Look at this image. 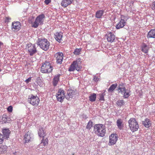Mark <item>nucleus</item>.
I'll use <instances>...</instances> for the list:
<instances>
[{"label":"nucleus","instance_id":"obj_32","mask_svg":"<svg viewBox=\"0 0 155 155\" xmlns=\"http://www.w3.org/2000/svg\"><path fill=\"white\" fill-rule=\"evenodd\" d=\"M125 103L124 101L123 100H119L116 102L117 105L119 107H121L124 105Z\"/></svg>","mask_w":155,"mask_h":155},{"label":"nucleus","instance_id":"obj_10","mask_svg":"<svg viewBox=\"0 0 155 155\" xmlns=\"http://www.w3.org/2000/svg\"><path fill=\"white\" fill-rule=\"evenodd\" d=\"M118 139V136L117 134H112L109 136V145H113L115 144Z\"/></svg>","mask_w":155,"mask_h":155},{"label":"nucleus","instance_id":"obj_39","mask_svg":"<svg viewBox=\"0 0 155 155\" xmlns=\"http://www.w3.org/2000/svg\"><path fill=\"white\" fill-rule=\"evenodd\" d=\"M5 139V138L3 137V135L0 133V144L3 143Z\"/></svg>","mask_w":155,"mask_h":155},{"label":"nucleus","instance_id":"obj_17","mask_svg":"<svg viewBox=\"0 0 155 155\" xmlns=\"http://www.w3.org/2000/svg\"><path fill=\"white\" fill-rule=\"evenodd\" d=\"M2 132L3 137L5 139H7L9 138L11 131L8 129L5 128L3 129Z\"/></svg>","mask_w":155,"mask_h":155},{"label":"nucleus","instance_id":"obj_51","mask_svg":"<svg viewBox=\"0 0 155 155\" xmlns=\"http://www.w3.org/2000/svg\"><path fill=\"white\" fill-rule=\"evenodd\" d=\"M72 155H74V153H73V154H72Z\"/></svg>","mask_w":155,"mask_h":155},{"label":"nucleus","instance_id":"obj_11","mask_svg":"<svg viewBox=\"0 0 155 155\" xmlns=\"http://www.w3.org/2000/svg\"><path fill=\"white\" fill-rule=\"evenodd\" d=\"M54 56L56 58L57 63L58 64H61L63 59V53L61 52H58L54 54Z\"/></svg>","mask_w":155,"mask_h":155},{"label":"nucleus","instance_id":"obj_31","mask_svg":"<svg viewBox=\"0 0 155 155\" xmlns=\"http://www.w3.org/2000/svg\"><path fill=\"white\" fill-rule=\"evenodd\" d=\"M35 82L40 87H42L43 85V82L40 77L37 78Z\"/></svg>","mask_w":155,"mask_h":155},{"label":"nucleus","instance_id":"obj_23","mask_svg":"<svg viewBox=\"0 0 155 155\" xmlns=\"http://www.w3.org/2000/svg\"><path fill=\"white\" fill-rule=\"evenodd\" d=\"M103 10H100L96 12L95 14V17L97 18H101L104 13Z\"/></svg>","mask_w":155,"mask_h":155},{"label":"nucleus","instance_id":"obj_50","mask_svg":"<svg viewBox=\"0 0 155 155\" xmlns=\"http://www.w3.org/2000/svg\"><path fill=\"white\" fill-rule=\"evenodd\" d=\"M15 153H16V152H15V153H14V154H15Z\"/></svg>","mask_w":155,"mask_h":155},{"label":"nucleus","instance_id":"obj_4","mask_svg":"<svg viewBox=\"0 0 155 155\" xmlns=\"http://www.w3.org/2000/svg\"><path fill=\"white\" fill-rule=\"evenodd\" d=\"M117 90L119 93H121L123 95L124 98H127L130 96V90H126L124 84L121 83L119 84Z\"/></svg>","mask_w":155,"mask_h":155},{"label":"nucleus","instance_id":"obj_30","mask_svg":"<svg viewBox=\"0 0 155 155\" xmlns=\"http://www.w3.org/2000/svg\"><path fill=\"white\" fill-rule=\"evenodd\" d=\"M89 100L91 102H94L95 101L96 98V94L95 93L91 94L89 97Z\"/></svg>","mask_w":155,"mask_h":155},{"label":"nucleus","instance_id":"obj_35","mask_svg":"<svg viewBox=\"0 0 155 155\" xmlns=\"http://www.w3.org/2000/svg\"><path fill=\"white\" fill-rule=\"evenodd\" d=\"M105 91L103 93L99 94L100 99L99 100L101 101H104V97L105 95Z\"/></svg>","mask_w":155,"mask_h":155},{"label":"nucleus","instance_id":"obj_34","mask_svg":"<svg viewBox=\"0 0 155 155\" xmlns=\"http://www.w3.org/2000/svg\"><path fill=\"white\" fill-rule=\"evenodd\" d=\"M65 93L64 92V90L61 88H60L58 90V92L56 94V95H62L63 96L65 95Z\"/></svg>","mask_w":155,"mask_h":155},{"label":"nucleus","instance_id":"obj_1","mask_svg":"<svg viewBox=\"0 0 155 155\" xmlns=\"http://www.w3.org/2000/svg\"><path fill=\"white\" fill-rule=\"evenodd\" d=\"M94 131L95 134L98 136L103 137L106 134V127L103 124H97L94 126Z\"/></svg>","mask_w":155,"mask_h":155},{"label":"nucleus","instance_id":"obj_48","mask_svg":"<svg viewBox=\"0 0 155 155\" xmlns=\"http://www.w3.org/2000/svg\"><path fill=\"white\" fill-rule=\"evenodd\" d=\"M15 153H16V152H15V153H14V154H15Z\"/></svg>","mask_w":155,"mask_h":155},{"label":"nucleus","instance_id":"obj_24","mask_svg":"<svg viewBox=\"0 0 155 155\" xmlns=\"http://www.w3.org/2000/svg\"><path fill=\"white\" fill-rule=\"evenodd\" d=\"M142 124L146 127L148 128L150 127L151 123L150 121L147 118H146L144 120L142 121Z\"/></svg>","mask_w":155,"mask_h":155},{"label":"nucleus","instance_id":"obj_7","mask_svg":"<svg viewBox=\"0 0 155 155\" xmlns=\"http://www.w3.org/2000/svg\"><path fill=\"white\" fill-rule=\"evenodd\" d=\"M81 68L80 61L76 60L73 61L69 68L68 71H73L76 70L78 71Z\"/></svg>","mask_w":155,"mask_h":155},{"label":"nucleus","instance_id":"obj_8","mask_svg":"<svg viewBox=\"0 0 155 155\" xmlns=\"http://www.w3.org/2000/svg\"><path fill=\"white\" fill-rule=\"evenodd\" d=\"M29 97L28 98V101L29 103L33 106H37L38 105L40 100L36 95H34L31 94Z\"/></svg>","mask_w":155,"mask_h":155},{"label":"nucleus","instance_id":"obj_19","mask_svg":"<svg viewBox=\"0 0 155 155\" xmlns=\"http://www.w3.org/2000/svg\"><path fill=\"white\" fill-rule=\"evenodd\" d=\"M38 133L39 136L40 137H44L46 135L45 129L41 127H39L38 131Z\"/></svg>","mask_w":155,"mask_h":155},{"label":"nucleus","instance_id":"obj_6","mask_svg":"<svg viewBox=\"0 0 155 155\" xmlns=\"http://www.w3.org/2000/svg\"><path fill=\"white\" fill-rule=\"evenodd\" d=\"M53 69L50 62L45 61L41 67V71L43 73H49L52 71Z\"/></svg>","mask_w":155,"mask_h":155},{"label":"nucleus","instance_id":"obj_47","mask_svg":"<svg viewBox=\"0 0 155 155\" xmlns=\"http://www.w3.org/2000/svg\"><path fill=\"white\" fill-rule=\"evenodd\" d=\"M2 71V69H0V72L1 71Z\"/></svg>","mask_w":155,"mask_h":155},{"label":"nucleus","instance_id":"obj_26","mask_svg":"<svg viewBox=\"0 0 155 155\" xmlns=\"http://www.w3.org/2000/svg\"><path fill=\"white\" fill-rule=\"evenodd\" d=\"M149 49L148 46L145 44L143 43L141 47L142 51L145 53H147L148 52Z\"/></svg>","mask_w":155,"mask_h":155},{"label":"nucleus","instance_id":"obj_22","mask_svg":"<svg viewBox=\"0 0 155 155\" xmlns=\"http://www.w3.org/2000/svg\"><path fill=\"white\" fill-rule=\"evenodd\" d=\"M54 38L58 42H60V41L61 40L62 37V33L60 32H56L54 34Z\"/></svg>","mask_w":155,"mask_h":155},{"label":"nucleus","instance_id":"obj_25","mask_svg":"<svg viewBox=\"0 0 155 155\" xmlns=\"http://www.w3.org/2000/svg\"><path fill=\"white\" fill-rule=\"evenodd\" d=\"M116 125L119 129H122L123 127L122 120L120 119H118L116 122Z\"/></svg>","mask_w":155,"mask_h":155},{"label":"nucleus","instance_id":"obj_41","mask_svg":"<svg viewBox=\"0 0 155 155\" xmlns=\"http://www.w3.org/2000/svg\"><path fill=\"white\" fill-rule=\"evenodd\" d=\"M11 19V18L9 17H6L5 20V23H8Z\"/></svg>","mask_w":155,"mask_h":155},{"label":"nucleus","instance_id":"obj_33","mask_svg":"<svg viewBox=\"0 0 155 155\" xmlns=\"http://www.w3.org/2000/svg\"><path fill=\"white\" fill-rule=\"evenodd\" d=\"M56 96L57 100L58 101L60 102H62L63 101L64 97H65L66 95H65L62 96V95H58Z\"/></svg>","mask_w":155,"mask_h":155},{"label":"nucleus","instance_id":"obj_29","mask_svg":"<svg viewBox=\"0 0 155 155\" xmlns=\"http://www.w3.org/2000/svg\"><path fill=\"white\" fill-rule=\"evenodd\" d=\"M7 147L5 145H2L0 147V154L5 153L7 151Z\"/></svg>","mask_w":155,"mask_h":155},{"label":"nucleus","instance_id":"obj_5","mask_svg":"<svg viewBox=\"0 0 155 155\" xmlns=\"http://www.w3.org/2000/svg\"><path fill=\"white\" fill-rule=\"evenodd\" d=\"M45 18V15L42 14L38 16L36 18L35 21L32 24V27L34 28H37L39 25H42Z\"/></svg>","mask_w":155,"mask_h":155},{"label":"nucleus","instance_id":"obj_21","mask_svg":"<svg viewBox=\"0 0 155 155\" xmlns=\"http://www.w3.org/2000/svg\"><path fill=\"white\" fill-rule=\"evenodd\" d=\"M147 37L148 38H155V29L150 31L147 34Z\"/></svg>","mask_w":155,"mask_h":155},{"label":"nucleus","instance_id":"obj_2","mask_svg":"<svg viewBox=\"0 0 155 155\" xmlns=\"http://www.w3.org/2000/svg\"><path fill=\"white\" fill-rule=\"evenodd\" d=\"M38 42V45L44 51H46L49 49L50 43L47 39L39 38Z\"/></svg>","mask_w":155,"mask_h":155},{"label":"nucleus","instance_id":"obj_42","mask_svg":"<svg viewBox=\"0 0 155 155\" xmlns=\"http://www.w3.org/2000/svg\"><path fill=\"white\" fill-rule=\"evenodd\" d=\"M13 110V107L12 106H10L7 108L8 111L9 112H12Z\"/></svg>","mask_w":155,"mask_h":155},{"label":"nucleus","instance_id":"obj_18","mask_svg":"<svg viewBox=\"0 0 155 155\" xmlns=\"http://www.w3.org/2000/svg\"><path fill=\"white\" fill-rule=\"evenodd\" d=\"M60 76L61 74H58L54 76L52 81L53 85L55 87L57 86L59 81Z\"/></svg>","mask_w":155,"mask_h":155},{"label":"nucleus","instance_id":"obj_43","mask_svg":"<svg viewBox=\"0 0 155 155\" xmlns=\"http://www.w3.org/2000/svg\"><path fill=\"white\" fill-rule=\"evenodd\" d=\"M31 77H29V78H28L27 79H26L25 81V82H26V83H29V82H30V81H31Z\"/></svg>","mask_w":155,"mask_h":155},{"label":"nucleus","instance_id":"obj_49","mask_svg":"<svg viewBox=\"0 0 155 155\" xmlns=\"http://www.w3.org/2000/svg\"><path fill=\"white\" fill-rule=\"evenodd\" d=\"M15 153H16V152H15V153H14V154H15Z\"/></svg>","mask_w":155,"mask_h":155},{"label":"nucleus","instance_id":"obj_12","mask_svg":"<svg viewBox=\"0 0 155 155\" xmlns=\"http://www.w3.org/2000/svg\"><path fill=\"white\" fill-rule=\"evenodd\" d=\"M21 24L18 21H14L12 23L11 29L14 31H18L21 29Z\"/></svg>","mask_w":155,"mask_h":155},{"label":"nucleus","instance_id":"obj_3","mask_svg":"<svg viewBox=\"0 0 155 155\" xmlns=\"http://www.w3.org/2000/svg\"><path fill=\"white\" fill-rule=\"evenodd\" d=\"M128 123L130 129L132 132H134L138 130L139 127V125L135 118H130L128 120Z\"/></svg>","mask_w":155,"mask_h":155},{"label":"nucleus","instance_id":"obj_45","mask_svg":"<svg viewBox=\"0 0 155 155\" xmlns=\"http://www.w3.org/2000/svg\"><path fill=\"white\" fill-rule=\"evenodd\" d=\"M151 6L152 9L153 10L155 9V1L153 2Z\"/></svg>","mask_w":155,"mask_h":155},{"label":"nucleus","instance_id":"obj_14","mask_svg":"<svg viewBox=\"0 0 155 155\" xmlns=\"http://www.w3.org/2000/svg\"><path fill=\"white\" fill-rule=\"evenodd\" d=\"M75 95V91L71 89H69L68 90L65 98L67 100H69L70 98H73Z\"/></svg>","mask_w":155,"mask_h":155},{"label":"nucleus","instance_id":"obj_15","mask_svg":"<svg viewBox=\"0 0 155 155\" xmlns=\"http://www.w3.org/2000/svg\"><path fill=\"white\" fill-rule=\"evenodd\" d=\"M33 139L32 135L29 131L27 132L24 136V140H25L26 143H28L30 141L32 140Z\"/></svg>","mask_w":155,"mask_h":155},{"label":"nucleus","instance_id":"obj_46","mask_svg":"<svg viewBox=\"0 0 155 155\" xmlns=\"http://www.w3.org/2000/svg\"><path fill=\"white\" fill-rule=\"evenodd\" d=\"M51 2V0H45V3L46 5H48Z\"/></svg>","mask_w":155,"mask_h":155},{"label":"nucleus","instance_id":"obj_37","mask_svg":"<svg viewBox=\"0 0 155 155\" xmlns=\"http://www.w3.org/2000/svg\"><path fill=\"white\" fill-rule=\"evenodd\" d=\"M81 51V48H76L75 49L73 53L75 55H78Z\"/></svg>","mask_w":155,"mask_h":155},{"label":"nucleus","instance_id":"obj_20","mask_svg":"<svg viewBox=\"0 0 155 155\" xmlns=\"http://www.w3.org/2000/svg\"><path fill=\"white\" fill-rule=\"evenodd\" d=\"M126 22L123 19H121L120 22L117 24L116 26V28L117 29H119L123 28L126 25Z\"/></svg>","mask_w":155,"mask_h":155},{"label":"nucleus","instance_id":"obj_40","mask_svg":"<svg viewBox=\"0 0 155 155\" xmlns=\"http://www.w3.org/2000/svg\"><path fill=\"white\" fill-rule=\"evenodd\" d=\"M129 18V17L127 16H125L124 15H121V19L124 20L126 22L127 20Z\"/></svg>","mask_w":155,"mask_h":155},{"label":"nucleus","instance_id":"obj_9","mask_svg":"<svg viewBox=\"0 0 155 155\" xmlns=\"http://www.w3.org/2000/svg\"><path fill=\"white\" fill-rule=\"evenodd\" d=\"M26 48L28 50L29 54L31 56H33L37 52L36 48L35 45L29 43L27 44Z\"/></svg>","mask_w":155,"mask_h":155},{"label":"nucleus","instance_id":"obj_44","mask_svg":"<svg viewBox=\"0 0 155 155\" xmlns=\"http://www.w3.org/2000/svg\"><path fill=\"white\" fill-rule=\"evenodd\" d=\"M99 78H98L96 76H94V77L93 80L95 82H97L98 81Z\"/></svg>","mask_w":155,"mask_h":155},{"label":"nucleus","instance_id":"obj_16","mask_svg":"<svg viewBox=\"0 0 155 155\" xmlns=\"http://www.w3.org/2000/svg\"><path fill=\"white\" fill-rule=\"evenodd\" d=\"M73 0H62L61 3V6L64 8L66 7L68 5H71Z\"/></svg>","mask_w":155,"mask_h":155},{"label":"nucleus","instance_id":"obj_36","mask_svg":"<svg viewBox=\"0 0 155 155\" xmlns=\"http://www.w3.org/2000/svg\"><path fill=\"white\" fill-rule=\"evenodd\" d=\"M48 140L47 138L45 139V140L43 139L40 146L43 145L45 146H46L48 144Z\"/></svg>","mask_w":155,"mask_h":155},{"label":"nucleus","instance_id":"obj_13","mask_svg":"<svg viewBox=\"0 0 155 155\" xmlns=\"http://www.w3.org/2000/svg\"><path fill=\"white\" fill-rule=\"evenodd\" d=\"M107 40L108 42L111 43L115 41V36L111 32H108L106 34Z\"/></svg>","mask_w":155,"mask_h":155},{"label":"nucleus","instance_id":"obj_27","mask_svg":"<svg viewBox=\"0 0 155 155\" xmlns=\"http://www.w3.org/2000/svg\"><path fill=\"white\" fill-rule=\"evenodd\" d=\"M11 119L6 115H3L2 116V120L4 123H9Z\"/></svg>","mask_w":155,"mask_h":155},{"label":"nucleus","instance_id":"obj_38","mask_svg":"<svg viewBox=\"0 0 155 155\" xmlns=\"http://www.w3.org/2000/svg\"><path fill=\"white\" fill-rule=\"evenodd\" d=\"M93 122L91 121H90L87 123L86 126V128L90 130L91 129V127L93 126Z\"/></svg>","mask_w":155,"mask_h":155},{"label":"nucleus","instance_id":"obj_28","mask_svg":"<svg viewBox=\"0 0 155 155\" xmlns=\"http://www.w3.org/2000/svg\"><path fill=\"white\" fill-rule=\"evenodd\" d=\"M117 86V84L116 83L112 84L108 88V91L109 92H112L115 89Z\"/></svg>","mask_w":155,"mask_h":155}]
</instances>
